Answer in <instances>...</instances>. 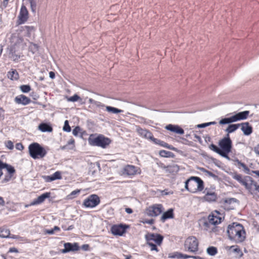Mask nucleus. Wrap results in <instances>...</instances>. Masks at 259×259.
<instances>
[{
  "instance_id": "nucleus-1",
  "label": "nucleus",
  "mask_w": 259,
  "mask_h": 259,
  "mask_svg": "<svg viewBox=\"0 0 259 259\" xmlns=\"http://www.w3.org/2000/svg\"><path fill=\"white\" fill-rule=\"evenodd\" d=\"M227 234L229 239L236 243H241L245 239L244 227L238 223H233L228 226Z\"/></svg>"
},
{
  "instance_id": "nucleus-2",
  "label": "nucleus",
  "mask_w": 259,
  "mask_h": 259,
  "mask_svg": "<svg viewBox=\"0 0 259 259\" xmlns=\"http://www.w3.org/2000/svg\"><path fill=\"white\" fill-rule=\"evenodd\" d=\"M233 178L244 186L250 193L252 194L254 191L259 192V185L251 177L246 176L242 178L241 175L235 174Z\"/></svg>"
},
{
  "instance_id": "nucleus-3",
  "label": "nucleus",
  "mask_w": 259,
  "mask_h": 259,
  "mask_svg": "<svg viewBox=\"0 0 259 259\" xmlns=\"http://www.w3.org/2000/svg\"><path fill=\"white\" fill-rule=\"evenodd\" d=\"M185 188L191 193L201 191L204 189V182L198 177H191L185 182Z\"/></svg>"
},
{
  "instance_id": "nucleus-4",
  "label": "nucleus",
  "mask_w": 259,
  "mask_h": 259,
  "mask_svg": "<svg viewBox=\"0 0 259 259\" xmlns=\"http://www.w3.org/2000/svg\"><path fill=\"white\" fill-rule=\"evenodd\" d=\"M29 153L33 159L42 158L47 154L45 148L37 143H33L28 147Z\"/></svg>"
},
{
  "instance_id": "nucleus-5",
  "label": "nucleus",
  "mask_w": 259,
  "mask_h": 259,
  "mask_svg": "<svg viewBox=\"0 0 259 259\" xmlns=\"http://www.w3.org/2000/svg\"><path fill=\"white\" fill-rule=\"evenodd\" d=\"M218 145L220 148L213 144H211L209 146V148L217 153L225 152H231L232 151V142H230L228 140H224L221 139L219 141Z\"/></svg>"
},
{
  "instance_id": "nucleus-6",
  "label": "nucleus",
  "mask_w": 259,
  "mask_h": 259,
  "mask_svg": "<svg viewBox=\"0 0 259 259\" xmlns=\"http://www.w3.org/2000/svg\"><path fill=\"white\" fill-rule=\"evenodd\" d=\"M111 140L102 135H99L96 138L89 139V143L93 146H97L105 148L111 143Z\"/></svg>"
},
{
  "instance_id": "nucleus-7",
  "label": "nucleus",
  "mask_w": 259,
  "mask_h": 259,
  "mask_svg": "<svg viewBox=\"0 0 259 259\" xmlns=\"http://www.w3.org/2000/svg\"><path fill=\"white\" fill-rule=\"evenodd\" d=\"M184 246L186 250L196 253L198 250V241L194 236L189 237L185 242Z\"/></svg>"
},
{
  "instance_id": "nucleus-8",
  "label": "nucleus",
  "mask_w": 259,
  "mask_h": 259,
  "mask_svg": "<svg viewBox=\"0 0 259 259\" xmlns=\"http://www.w3.org/2000/svg\"><path fill=\"white\" fill-rule=\"evenodd\" d=\"M100 202V197L96 194H92L84 199L83 205L85 207L93 208L97 206Z\"/></svg>"
},
{
  "instance_id": "nucleus-9",
  "label": "nucleus",
  "mask_w": 259,
  "mask_h": 259,
  "mask_svg": "<svg viewBox=\"0 0 259 259\" xmlns=\"http://www.w3.org/2000/svg\"><path fill=\"white\" fill-rule=\"evenodd\" d=\"M162 208L163 206L161 204H154L147 209V214L150 217H156L162 213Z\"/></svg>"
},
{
  "instance_id": "nucleus-10",
  "label": "nucleus",
  "mask_w": 259,
  "mask_h": 259,
  "mask_svg": "<svg viewBox=\"0 0 259 259\" xmlns=\"http://www.w3.org/2000/svg\"><path fill=\"white\" fill-rule=\"evenodd\" d=\"M146 241H153L158 245H160L163 241V237L159 234L147 233L145 236Z\"/></svg>"
},
{
  "instance_id": "nucleus-11",
  "label": "nucleus",
  "mask_w": 259,
  "mask_h": 259,
  "mask_svg": "<svg viewBox=\"0 0 259 259\" xmlns=\"http://www.w3.org/2000/svg\"><path fill=\"white\" fill-rule=\"evenodd\" d=\"M64 248L62 249L61 252L63 253H66L69 252L78 251L80 249L78 243L67 242L64 244Z\"/></svg>"
},
{
  "instance_id": "nucleus-12",
  "label": "nucleus",
  "mask_w": 259,
  "mask_h": 259,
  "mask_svg": "<svg viewBox=\"0 0 259 259\" xmlns=\"http://www.w3.org/2000/svg\"><path fill=\"white\" fill-rule=\"evenodd\" d=\"M128 227L126 225H114L111 228L112 233L115 235L122 236Z\"/></svg>"
},
{
  "instance_id": "nucleus-13",
  "label": "nucleus",
  "mask_w": 259,
  "mask_h": 259,
  "mask_svg": "<svg viewBox=\"0 0 259 259\" xmlns=\"http://www.w3.org/2000/svg\"><path fill=\"white\" fill-rule=\"evenodd\" d=\"M137 171V167L132 165H127L122 169V174L128 176H134Z\"/></svg>"
},
{
  "instance_id": "nucleus-14",
  "label": "nucleus",
  "mask_w": 259,
  "mask_h": 259,
  "mask_svg": "<svg viewBox=\"0 0 259 259\" xmlns=\"http://www.w3.org/2000/svg\"><path fill=\"white\" fill-rule=\"evenodd\" d=\"M28 12L24 6L21 7L19 15L18 16L19 24L24 23L28 19Z\"/></svg>"
},
{
  "instance_id": "nucleus-15",
  "label": "nucleus",
  "mask_w": 259,
  "mask_h": 259,
  "mask_svg": "<svg viewBox=\"0 0 259 259\" xmlns=\"http://www.w3.org/2000/svg\"><path fill=\"white\" fill-rule=\"evenodd\" d=\"M51 196L50 192L45 193L39 196L36 199L33 200L30 204V206L35 205L42 203L46 198H48Z\"/></svg>"
},
{
  "instance_id": "nucleus-16",
  "label": "nucleus",
  "mask_w": 259,
  "mask_h": 259,
  "mask_svg": "<svg viewBox=\"0 0 259 259\" xmlns=\"http://www.w3.org/2000/svg\"><path fill=\"white\" fill-rule=\"evenodd\" d=\"M240 124L241 130L245 136L250 135L253 131L252 127L248 122L239 123Z\"/></svg>"
},
{
  "instance_id": "nucleus-17",
  "label": "nucleus",
  "mask_w": 259,
  "mask_h": 259,
  "mask_svg": "<svg viewBox=\"0 0 259 259\" xmlns=\"http://www.w3.org/2000/svg\"><path fill=\"white\" fill-rule=\"evenodd\" d=\"M15 101L18 104L26 105L31 102V100L25 95H21L15 97Z\"/></svg>"
},
{
  "instance_id": "nucleus-18",
  "label": "nucleus",
  "mask_w": 259,
  "mask_h": 259,
  "mask_svg": "<svg viewBox=\"0 0 259 259\" xmlns=\"http://www.w3.org/2000/svg\"><path fill=\"white\" fill-rule=\"evenodd\" d=\"M137 132L140 136L145 139L151 140L153 137L152 134L149 131L146 129H143L140 127H138L137 128Z\"/></svg>"
},
{
  "instance_id": "nucleus-19",
  "label": "nucleus",
  "mask_w": 259,
  "mask_h": 259,
  "mask_svg": "<svg viewBox=\"0 0 259 259\" xmlns=\"http://www.w3.org/2000/svg\"><path fill=\"white\" fill-rule=\"evenodd\" d=\"M165 128L168 131L180 135L184 133V130L178 125L169 124L165 126Z\"/></svg>"
},
{
  "instance_id": "nucleus-20",
  "label": "nucleus",
  "mask_w": 259,
  "mask_h": 259,
  "mask_svg": "<svg viewBox=\"0 0 259 259\" xmlns=\"http://www.w3.org/2000/svg\"><path fill=\"white\" fill-rule=\"evenodd\" d=\"M249 114V111H244L242 112H238L235 115H233L235 122L239 120L246 119Z\"/></svg>"
},
{
  "instance_id": "nucleus-21",
  "label": "nucleus",
  "mask_w": 259,
  "mask_h": 259,
  "mask_svg": "<svg viewBox=\"0 0 259 259\" xmlns=\"http://www.w3.org/2000/svg\"><path fill=\"white\" fill-rule=\"evenodd\" d=\"M203 199L208 202H213L217 199V195L215 192L207 191L203 197Z\"/></svg>"
},
{
  "instance_id": "nucleus-22",
  "label": "nucleus",
  "mask_w": 259,
  "mask_h": 259,
  "mask_svg": "<svg viewBox=\"0 0 259 259\" xmlns=\"http://www.w3.org/2000/svg\"><path fill=\"white\" fill-rule=\"evenodd\" d=\"M174 217V210L172 208H169L162 214L160 220L162 222H164L166 220L169 219H173Z\"/></svg>"
},
{
  "instance_id": "nucleus-23",
  "label": "nucleus",
  "mask_w": 259,
  "mask_h": 259,
  "mask_svg": "<svg viewBox=\"0 0 259 259\" xmlns=\"http://www.w3.org/2000/svg\"><path fill=\"white\" fill-rule=\"evenodd\" d=\"M38 129L42 132H51L53 131V127L46 123H40L38 125Z\"/></svg>"
},
{
  "instance_id": "nucleus-24",
  "label": "nucleus",
  "mask_w": 259,
  "mask_h": 259,
  "mask_svg": "<svg viewBox=\"0 0 259 259\" xmlns=\"http://www.w3.org/2000/svg\"><path fill=\"white\" fill-rule=\"evenodd\" d=\"M208 221L210 224L215 225L221 223V218L214 215H209L208 216Z\"/></svg>"
},
{
  "instance_id": "nucleus-25",
  "label": "nucleus",
  "mask_w": 259,
  "mask_h": 259,
  "mask_svg": "<svg viewBox=\"0 0 259 259\" xmlns=\"http://www.w3.org/2000/svg\"><path fill=\"white\" fill-rule=\"evenodd\" d=\"M7 76L11 80H17L19 78V74L15 69H12L10 71L8 72Z\"/></svg>"
},
{
  "instance_id": "nucleus-26",
  "label": "nucleus",
  "mask_w": 259,
  "mask_h": 259,
  "mask_svg": "<svg viewBox=\"0 0 259 259\" xmlns=\"http://www.w3.org/2000/svg\"><path fill=\"white\" fill-rule=\"evenodd\" d=\"M9 57L11 58L13 61L17 62L20 59V56L16 54L14 48H11L10 50Z\"/></svg>"
},
{
  "instance_id": "nucleus-27",
  "label": "nucleus",
  "mask_w": 259,
  "mask_h": 259,
  "mask_svg": "<svg viewBox=\"0 0 259 259\" xmlns=\"http://www.w3.org/2000/svg\"><path fill=\"white\" fill-rule=\"evenodd\" d=\"M159 154L161 157H162L174 158L175 156V155L172 152L164 150L159 151Z\"/></svg>"
},
{
  "instance_id": "nucleus-28",
  "label": "nucleus",
  "mask_w": 259,
  "mask_h": 259,
  "mask_svg": "<svg viewBox=\"0 0 259 259\" xmlns=\"http://www.w3.org/2000/svg\"><path fill=\"white\" fill-rule=\"evenodd\" d=\"M240 126V124H239V123L229 124L225 131L228 134L232 133L237 130Z\"/></svg>"
},
{
  "instance_id": "nucleus-29",
  "label": "nucleus",
  "mask_w": 259,
  "mask_h": 259,
  "mask_svg": "<svg viewBox=\"0 0 259 259\" xmlns=\"http://www.w3.org/2000/svg\"><path fill=\"white\" fill-rule=\"evenodd\" d=\"M166 171L169 173L176 174L179 170V166L177 164H174L172 165H167L166 166Z\"/></svg>"
},
{
  "instance_id": "nucleus-30",
  "label": "nucleus",
  "mask_w": 259,
  "mask_h": 259,
  "mask_svg": "<svg viewBox=\"0 0 259 259\" xmlns=\"http://www.w3.org/2000/svg\"><path fill=\"white\" fill-rule=\"evenodd\" d=\"M10 235V231L9 229L5 228H0V237L9 238Z\"/></svg>"
},
{
  "instance_id": "nucleus-31",
  "label": "nucleus",
  "mask_w": 259,
  "mask_h": 259,
  "mask_svg": "<svg viewBox=\"0 0 259 259\" xmlns=\"http://www.w3.org/2000/svg\"><path fill=\"white\" fill-rule=\"evenodd\" d=\"M234 120L233 116L230 117L224 118L220 120L219 123L220 124H230L232 122H234Z\"/></svg>"
},
{
  "instance_id": "nucleus-32",
  "label": "nucleus",
  "mask_w": 259,
  "mask_h": 259,
  "mask_svg": "<svg viewBox=\"0 0 259 259\" xmlns=\"http://www.w3.org/2000/svg\"><path fill=\"white\" fill-rule=\"evenodd\" d=\"M104 107H105V106ZM106 109L108 112L114 114H117L122 112V110L120 109L109 106H106Z\"/></svg>"
},
{
  "instance_id": "nucleus-33",
  "label": "nucleus",
  "mask_w": 259,
  "mask_h": 259,
  "mask_svg": "<svg viewBox=\"0 0 259 259\" xmlns=\"http://www.w3.org/2000/svg\"><path fill=\"white\" fill-rule=\"evenodd\" d=\"M206 252L209 255L214 256L217 253L218 249L215 247L209 246L207 248Z\"/></svg>"
},
{
  "instance_id": "nucleus-34",
  "label": "nucleus",
  "mask_w": 259,
  "mask_h": 259,
  "mask_svg": "<svg viewBox=\"0 0 259 259\" xmlns=\"http://www.w3.org/2000/svg\"><path fill=\"white\" fill-rule=\"evenodd\" d=\"M236 161L237 162L238 165L241 166L243 167L244 172L247 174H249L250 169L245 164L242 162L241 161L239 160L238 159L236 160Z\"/></svg>"
},
{
  "instance_id": "nucleus-35",
  "label": "nucleus",
  "mask_w": 259,
  "mask_h": 259,
  "mask_svg": "<svg viewBox=\"0 0 259 259\" xmlns=\"http://www.w3.org/2000/svg\"><path fill=\"white\" fill-rule=\"evenodd\" d=\"M160 146H161V147H163L166 148L168 149L175 151H178V149L176 148L173 147L172 145H170L168 144L167 143H166L163 141H161Z\"/></svg>"
},
{
  "instance_id": "nucleus-36",
  "label": "nucleus",
  "mask_w": 259,
  "mask_h": 259,
  "mask_svg": "<svg viewBox=\"0 0 259 259\" xmlns=\"http://www.w3.org/2000/svg\"><path fill=\"white\" fill-rule=\"evenodd\" d=\"M5 168H6L7 171L9 173V175L13 176L14 173H15L16 170L13 166L11 165H9L6 163Z\"/></svg>"
},
{
  "instance_id": "nucleus-37",
  "label": "nucleus",
  "mask_w": 259,
  "mask_h": 259,
  "mask_svg": "<svg viewBox=\"0 0 259 259\" xmlns=\"http://www.w3.org/2000/svg\"><path fill=\"white\" fill-rule=\"evenodd\" d=\"M21 91L24 93H28L31 90V87L29 85H22L20 87Z\"/></svg>"
},
{
  "instance_id": "nucleus-38",
  "label": "nucleus",
  "mask_w": 259,
  "mask_h": 259,
  "mask_svg": "<svg viewBox=\"0 0 259 259\" xmlns=\"http://www.w3.org/2000/svg\"><path fill=\"white\" fill-rule=\"evenodd\" d=\"M216 123H217V122L215 121H211V122L199 124L197 125V127L198 128H204V127H206L210 125L215 124Z\"/></svg>"
},
{
  "instance_id": "nucleus-39",
  "label": "nucleus",
  "mask_w": 259,
  "mask_h": 259,
  "mask_svg": "<svg viewBox=\"0 0 259 259\" xmlns=\"http://www.w3.org/2000/svg\"><path fill=\"white\" fill-rule=\"evenodd\" d=\"M79 190H75L73 191L69 195L67 196L68 199H73L76 197V195H78L80 193Z\"/></svg>"
},
{
  "instance_id": "nucleus-40",
  "label": "nucleus",
  "mask_w": 259,
  "mask_h": 259,
  "mask_svg": "<svg viewBox=\"0 0 259 259\" xmlns=\"http://www.w3.org/2000/svg\"><path fill=\"white\" fill-rule=\"evenodd\" d=\"M147 244L151 247V250H152V251L155 250L156 252L159 251V250L155 244H154L150 241H147Z\"/></svg>"
},
{
  "instance_id": "nucleus-41",
  "label": "nucleus",
  "mask_w": 259,
  "mask_h": 259,
  "mask_svg": "<svg viewBox=\"0 0 259 259\" xmlns=\"http://www.w3.org/2000/svg\"><path fill=\"white\" fill-rule=\"evenodd\" d=\"M63 130L64 131L69 132L71 131V127L69 124V122L68 120H65L64 122V125L63 127Z\"/></svg>"
},
{
  "instance_id": "nucleus-42",
  "label": "nucleus",
  "mask_w": 259,
  "mask_h": 259,
  "mask_svg": "<svg viewBox=\"0 0 259 259\" xmlns=\"http://www.w3.org/2000/svg\"><path fill=\"white\" fill-rule=\"evenodd\" d=\"M197 186V188L198 187V182L196 180L192 179L190 180V183H189V187H191L192 189H195L194 187L195 186Z\"/></svg>"
},
{
  "instance_id": "nucleus-43",
  "label": "nucleus",
  "mask_w": 259,
  "mask_h": 259,
  "mask_svg": "<svg viewBox=\"0 0 259 259\" xmlns=\"http://www.w3.org/2000/svg\"><path fill=\"white\" fill-rule=\"evenodd\" d=\"M53 178V180H59L61 179V172L59 171H56L53 175H52Z\"/></svg>"
},
{
  "instance_id": "nucleus-44",
  "label": "nucleus",
  "mask_w": 259,
  "mask_h": 259,
  "mask_svg": "<svg viewBox=\"0 0 259 259\" xmlns=\"http://www.w3.org/2000/svg\"><path fill=\"white\" fill-rule=\"evenodd\" d=\"M80 98L79 96H78L76 94H75L72 97H70L69 99H68V101H71V102H76L77 101H78L79 99H80Z\"/></svg>"
},
{
  "instance_id": "nucleus-45",
  "label": "nucleus",
  "mask_w": 259,
  "mask_h": 259,
  "mask_svg": "<svg viewBox=\"0 0 259 259\" xmlns=\"http://www.w3.org/2000/svg\"><path fill=\"white\" fill-rule=\"evenodd\" d=\"M202 171L205 172L206 174H207L209 176H210L211 177H212L214 178H217V175H215V174H214L213 173H212V172H211L210 171L205 169L203 168H202Z\"/></svg>"
},
{
  "instance_id": "nucleus-46",
  "label": "nucleus",
  "mask_w": 259,
  "mask_h": 259,
  "mask_svg": "<svg viewBox=\"0 0 259 259\" xmlns=\"http://www.w3.org/2000/svg\"><path fill=\"white\" fill-rule=\"evenodd\" d=\"M89 103H92V104H95L96 105H97V106L98 107H103L105 106V105L104 104H103L101 103H99V102H97L96 101H94L93 99H90L89 100Z\"/></svg>"
},
{
  "instance_id": "nucleus-47",
  "label": "nucleus",
  "mask_w": 259,
  "mask_h": 259,
  "mask_svg": "<svg viewBox=\"0 0 259 259\" xmlns=\"http://www.w3.org/2000/svg\"><path fill=\"white\" fill-rule=\"evenodd\" d=\"M230 152H222V153H218V154H219L220 156H221L222 157H224L225 158H226L227 159H228V160H231V158H230V157L228 156V154L229 153H230Z\"/></svg>"
},
{
  "instance_id": "nucleus-48",
  "label": "nucleus",
  "mask_w": 259,
  "mask_h": 259,
  "mask_svg": "<svg viewBox=\"0 0 259 259\" xmlns=\"http://www.w3.org/2000/svg\"><path fill=\"white\" fill-rule=\"evenodd\" d=\"M25 27L29 35H31V32L34 31V27L33 26H26Z\"/></svg>"
},
{
  "instance_id": "nucleus-49",
  "label": "nucleus",
  "mask_w": 259,
  "mask_h": 259,
  "mask_svg": "<svg viewBox=\"0 0 259 259\" xmlns=\"http://www.w3.org/2000/svg\"><path fill=\"white\" fill-rule=\"evenodd\" d=\"M6 147L9 149H10V150H12L14 148V145H13V142L11 141H8L6 143Z\"/></svg>"
},
{
  "instance_id": "nucleus-50",
  "label": "nucleus",
  "mask_w": 259,
  "mask_h": 259,
  "mask_svg": "<svg viewBox=\"0 0 259 259\" xmlns=\"http://www.w3.org/2000/svg\"><path fill=\"white\" fill-rule=\"evenodd\" d=\"M80 131V128L79 126H76L72 131V134L74 136H77Z\"/></svg>"
},
{
  "instance_id": "nucleus-51",
  "label": "nucleus",
  "mask_w": 259,
  "mask_h": 259,
  "mask_svg": "<svg viewBox=\"0 0 259 259\" xmlns=\"http://www.w3.org/2000/svg\"><path fill=\"white\" fill-rule=\"evenodd\" d=\"M181 253L179 252H174L172 254H169L168 257L170 258H181V256H179V254H181Z\"/></svg>"
},
{
  "instance_id": "nucleus-52",
  "label": "nucleus",
  "mask_w": 259,
  "mask_h": 259,
  "mask_svg": "<svg viewBox=\"0 0 259 259\" xmlns=\"http://www.w3.org/2000/svg\"><path fill=\"white\" fill-rule=\"evenodd\" d=\"M30 3L32 11L34 12L35 10L36 4L33 0H30Z\"/></svg>"
},
{
  "instance_id": "nucleus-53",
  "label": "nucleus",
  "mask_w": 259,
  "mask_h": 259,
  "mask_svg": "<svg viewBox=\"0 0 259 259\" xmlns=\"http://www.w3.org/2000/svg\"><path fill=\"white\" fill-rule=\"evenodd\" d=\"M151 141H152L155 144L159 145H160V142L161 141V140H160L159 139H156V138H155L153 137L151 139Z\"/></svg>"
},
{
  "instance_id": "nucleus-54",
  "label": "nucleus",
  "mask_w": 259,
  "mask_h": 259,
  "mask_svg": "<svg viewBox=\"0 0 259 259\" xmlns=\"http://www.w3.org/2000/svg\"><path fill=\"white\" fill-rule=\"evenodd\" d=\"M179 256H181V258H183L184 259H187L189 258H193V256L189 255L187 254H184L183 253L179 254Z\"/></svg>"
},
{
  "instance_id": "nucleus-55",
  "label": "nucleus",
  "mask_w": 259,
  "mask_h": 259,
  "mask_svg": "<svg viewBox=\"0 0 259 259\" xmlns=\"http://www.w3.org/2000/svg\"><path fill=\"white\" fill-rule=\"evenodd\" d=\"M44 233L45 234H50V235H52V234H54L55 233L54 230H53V229H45L44 230Z\"/></svg>"
},
{
  "instance_id": "nucleus-56",
  "label": "nucleus",
  "mask_w": 259,
  "mask_h": 259,
  "mask_svg": "<svg viewBox=\"0 0 259 259\" xmlns=\"http://www.w3.org/2000/svg\"><path fill=\"white\" fill-rule=\"evenodd\" d=\"M16 148L19 150H22L24 149V146L21 143H19L16 144Z\"/></svg>"
},
{
  "instance_id": "nucleus-57",
  "label": "nucleus",
  "mask_w": 259,
  "mask_h": 259,
  "mask_svg": "<svg viewBox=\"0 0 259 259\" xmlns=\"http://www.w3.org/2000/svg\"><path fill=\"white\" fill-rule=\"evenodd\" d=\"M167 190L165 189L163 191H161V194L162 195H169V194H173V192L172 191H169V192H167Z\"/></svg>"
},
{
  "instance_id": "nucleus-58",
  "label": "nucleus",
  "mask_w": 259,
  "mask_h": 259,
  "mask_svg": "<svg viewBox=\"0 0 259 259\" xmlns=\"http://www.w3.org/2000/svg\"><path fill=\"white\" fill-rule=\"evenodd\" d=\"M89 247H90L89 245L87 244H85L82 245L80 247V248L82 249V250H84V251H87V250H88L89 249Z\"/></svg>"
},
{
  "instance_id": "nucleus-59",
  "label": "nucleus",
  "mask_w": 259,
  "mask_h": 259,
  "mask_svg": "<svg viewBox=\"0 0 259 259\" xmlns=\"http://www.w3.org/2000/svg\"><path fill=\"white\" fill-rule=\"evenodd\" d=\"M12 176H13L10 175L6 176L5 179L3 180V182H7L11 180V179L12 178Z\"/></svg>"
},
{
  "instance_id": "nucleus-60",
  "label": "nucleus",
  "mask_w": 259,
  "mask_h": 259,
  "mask_svg": "<svg viewBox=\"0 0 259 259\" xmlns=\"http://www.w3.org/2000/svg\"><path fill=\"white\" fill-rule=\"evenodd\" d=\"M236 201H237L236 199L234 198H232L229 199L228 200H226L225 202L226 203L231 204L232 202H236Z\"/></svg>"
},
{
  "instance_id": "nucleus-61",
  "label": "nucleus",
  "mask_w": 259,
  "mask_h": 259,
  "mask_svg": "<svg viewBox=\"0 0 259 259\" xmlns=\"http://www.w3.org/2000/svg\"><path fill=\"white\" fill-rule=\"evenodd\" d=\"M144 223H146L150 225H152L154 223V220L153 219L147 220L144 222Z\"/></svg>"
},
{
  "instance_id": "nucleus-62",
  "label": "nucleus",
  "mask_w": 259,
  "mask_h": 259,
  "mask_svg": "<svg viewBox=\"0 0 259 259\" xmlns=\"http://www.w3.org/2000/svg\"><path fill=\"white\" fill-rule=\"evenodd\" d=\"M18 250L15 247H11L9 249V252H15L18 253Z\"/></svg>"
},
{
  "instance_id": "nucleus-63",
  "label": "nucleus",
  "mask_w": 259,
  "mask_h": 259,
  "mask_svg": "<svg viewBox=\"0 0 259 259\" xmlns=\"http://www.w3.org/2000/svg\"><path fill=\"white\" fill-rule=\"evenodd\" d=\"M9 1V0H4L2 4V6L3 7V8H6L7 7Z\"/></svg>"
},
{
  "instance_id": "nucleus-64",
  "label": "nucleus",
  "mask_w": 259,
  "mask_h": 259,
  "mask_svg": "<svg viewBox=\"0 0 259 259\" xmlns=\"http://www.w3.org/2000/svg\"><path fill=\"white\" fill-rule=\"evenodd\" d=\"M6 163H4L2 160H0V170L2 171V169L5 168V166Z\"/></svg>"
}]
</instances>
